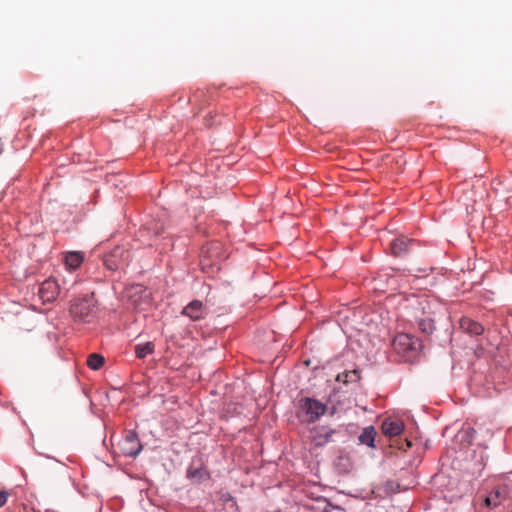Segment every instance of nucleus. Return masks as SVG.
Masks as SVG:
<instances>
[{
  "label": "nucleus",
  "instance_id": "obj_1",
  "mask_svg": "<svg viewBox=\"0 0 512 512\" xmlns=\"http://www.w3.org/2000/svg\"><path fill=\"white\" fill-rule=\"evenodd\" d=\"M69 311L75 321L92 322L99 313L95 294L92 292L73 299Z\"/></svg>",
  "mask_w": 512,
  "mask_h": 512
},
{
  "label": "nucleus",
  "instance_id": "obj_2",
  "mask_svg": "<svg viewBox=\"0 0 512 512\" xmlns=\"http://www.w3.org/2000/svg\"><path fill=\"white\" fill-rule=\"evenodd\" d=\"M299 403V416L309 423L315 422L327 411L326 404L312 398H303Z\"/></svg>",
  "mask_w": 512,
  "mask_h": 512
},
{
  "label": "nucleus",
  "instance_id": "obj_3",
  "mask_svg": "<svg viewBox=\"0 0 512 512\" xmlns=\"http://www.w3.org/2000/svg\"><path fill=\"white\" fill-rule=\"evenodd\" d=\"M392 346L395 352L402 357L411 358L421 344L418 339H414L411 335L400 333L393 339Z\"/></svg>",
  "mask_w": 512,
  "mask_h": 512
},
{
  "label": "nucleus",
  "instance_id": "obj_4",
  "mask_svg": "<svg viewBox=\"0 0 512 512\" xmlns=\"http://www.w3.org/2000/svg\"><path fill=\"white\" fill-rule=\"evenodd\" d=\"M129 259V252L122 247H115L104 256L103 263L111 271L122 268Z\"/></svg>",
  "mask_w": 512,
  "mask_h": 512
},
{
  "label": "nucleus",
  "instance_id": "obj_5",
  "mask_svg": "<svg viewBox=\"0 0 512 512\" xmlns=\"http://www.w3.org/2000/svg\"><path fill=\"white\" fill-rule=\"evenodd\" d=\"M509 495V488L507 485H500L495 487L483 500V505L487 508L493 509L503 503Z\"/></svg>",
  "mask_w": 512,
  "mask_h": 512
},
{
  "label": "nucleus",
  "instance_id": "obj_6",
  "mask_svg": "<svg viewBox=\"0 0 512 512\" xmlns=\"http://www.w3.org/2000/svg\"><path fill=\"white\" fill-rule=\"evenodd\" d=\"M120 448L124 455L135 457L141 451L142 446L136 433L128 431L120 444Z\"/></svg>",
  "mask_w": 512,
  "mask_h": 512
},
{
  "label": "nucleus",
  "instance_id": "obj_7",
  "mask_svg": "<svg viewBox=\"0 0 512 512\" xmlns=\"http://www.w3.org/2000/svg\"><path fill=\"white\" fill-rule=\"evenodd\" d=\"M59 295V285L54 279L45 280L39 287V296L42 301L52 302Z\"/></svg>",
  "mask_w": 512,
  "mask_h": 512
},
{
  "label": "nucleus",
  "instance_id": "obj_8",
  "mask_svg": "<svg viewBox=\"0 0 512 512\" xmlns=\"http://www.w3.org/2000/svg\"><path fill=\"white\" fill-rule=\"evenodd\" d=\"M335 430L327 426H316L310 432V440L315 446H323L331 441Z\"/></svg>",
  "mask_w": 512,
  "mask_h": 512
},
{
  "label": "nucleus",
  "instance_id": "obj_9",
  "mask_svg": "<svg viewBox=\"0 0 512 512\" xmlns=\"http://www.w3.org/2000/svg\"><path fill=\"white\" fill-rule=\"evenodd\" d=\"M181 314L189 317L192 321H198L205 317L206 308L200 300H193L183 308Z\"/></svg>",
  "mask_w": 512,
  "mask_h": 512
},
{
  "label": "nucleus",
  "instance_id": "obj_10",
  "mask_svg": "<svg viewBox=\"0 0 512 512\" xmlns=\"http://www.w3.org/2000/svg\"><path fill=\"white\" fill-rule=\"evenodd\" d=\"M381 429L384 435L395 437L402 433L404 423L399 419L387 418L383 421Z\"/></svg>",
  "mask_w": 512,
  "mask_h": 512
},
{
  "label": "nucleus",
  "instance_id": "obj_11",
  "mask_svg": "<svg viewBox=\"0 0 512 512\" xmlns=\"http://www.w3.org/2000/svg\"><path fill=\"white\" fill-rule=\"evenodd\" d=\"M187 477L200 483L209 479V473L200 462L193 461L187 470Z\"/></svg>",
  "mask_w": 512,
  "mask_h": 512
},
{
  "label": "nucleus",
  "instance_id": "obj_12",
  "mask_svg": "<svg viewBox=\"0 0 512 512\" xmlns=\"http://www.w3.org/2000/svg\"><path fill=\"white\" fill-rule=\"evenodd\" d=\"M460 328L466 333L475 336L482 334L484 331V328L480 323L467 317L460 320Z\"/></svg>",
  "mask_w": 512,
  "mask_h": 512
},
{
  "label": "nucleus",
  "instance_id": "obj_13",
  "mask_svg": "<svg viewBox=\"0 0 512 512\" xmlns=\"http://www.w3.org/2000/svg\"><path fill=\"white\" fill-rule=\"evenodd\" d=\"M412 243L410 239L400 237L392 241L390 244L391 252L394 256H401L408 250L409 245Z\"/></svg>",
  "mask_w": 512,
  "mask_h": 512
},
{
  "label": "nucleus",
  "instance_id": "obj_14",
  "mask_svg": "<svg viewBox=\"0 0 512 512\" xmlns=\"http://www.w3.org/2000/svg\"><path fill=\"white\" fill-rule=\"evenodd\" d=\"M376 430L373 426L366 427L359 436V441L369 447H374Z\"/></svg>",
  "mask_w": 512,
  "mask_h": 512
},
{
  "label": "nucleus",
  "instance_id": "obj_15",
  "mask_svg": "<svg viewBox=\"0 0 512 512\" xmlns=\"http://www.w3.org/2000/svg\"><path fill=\"white\" fill-rule=\"evenodd\" d=\"M83 255L80 252H70L65 257V263L72 269L78 268L83 262Z\"/></svg>",
  "mask_w": 512,
  "mask_h": 512
},
{
  "label": "nucleus",
  "instance_id": "obj_16",
  "mask_svg": "<svg viewBox=\"0 0 512 512\" xmlns=\"http://www.w3.org/2000/svg\"><path fill=\"white\" fill-rule=\"evenodd\" d=\"M154 344L152 342H146L135 346V354L137 358L143 359L147 355L153 353Z\"/></svg>",
  "mask_w": 512,
  "mask_h": 512
},
{
  "label": "nucleus",
  "instance_id": "obj_17",
  "mask_svg": "<svg viewBox=\"0 0 512 512\" xmlns=\"http://www.w3.org/2000/svg\"><path fill=\"white\" fill-rule=\"evenodd\" d=\"M220 248V244L218 242H214V243H211V244H208L206 246H203L202 250H201V257H202V260H201V263L203 265H205V259L206 258H213L214 257V252H217Z\"/></svg>",
  "mask_w": 512,
  "mask_h": 512
},
{
  "label": "nucleus",
  "instance_id": "obj_18",
  "mask_svg": "<svg viewBox=\"0 0 512 512\" xmlns=\"http://www.w3.org/2000/svg\"><path fill=\"white\" fill-rule=\"evenodd\" d=\"M87 365L89 368L93 370H98L104 365V357L99 354L93 353L88 356Z\"/></svg>",
  "mask_w": 512,
  "mask_h": 512
},
{
  "label": "nucleus",
  "instance_id": "obj_19",
  "mask_svg": "<svg viewBox=\"0 0 512 512\" xmlns=\"http://www.w3.org/2000/svg\"><path fill=\"white\" fill-rule=\"evenodd\" d=\"M418 327L422 333L430 335L434 330V321L431 318L420 319Z\"/></svg>",
  "mask_w": 512,
  "mask_h": 512
},
{
  "label": "nucleus",
  "instance_id": "obj_20",
  "mask_svg": "<svg viewBox=\"0 0 512 512\" xmlns=\"http://www.w3.org/2000/svg\"><path fill=\"white\" fill-rule=\"evenodd\" d=\"M343 376H344V380H343L344 382H356L359 379L357 370L347 372Z\"/></svg>",
  "mask_w": 512,
  "mask_h": 512
},
{
  "label": "nucleus",
  "instance_id": "obj_21",
  "mask_svg": "<svg viewBox=\"0 0 512 512\" xmlns=\"http://www.w3.org/2000/svg\"><path fill=\"white\" fill-rule=\"evenodd\" d=\"M8 498V493L5 491L0 492V507H2L6 502Z\"/></svg>",
  "mask_w": 512,
  "mask_h": 512
},
{
  "label": "nucleus",
  "instance_id": "obj_22",
  "mask_svg": "<svg viewBox=\"0 0 512 512\" xmlns=\"http://www.w3.org/2000/svg\"><path fill=\"white\" fill-rule=\"evenodd\" d=\"M405 443H406L407 447H411L412 446L411 442L408 439H405Z\"/></svg>",
  "mask_w": 512,
  "mask_h": 512
}]
</instances>
